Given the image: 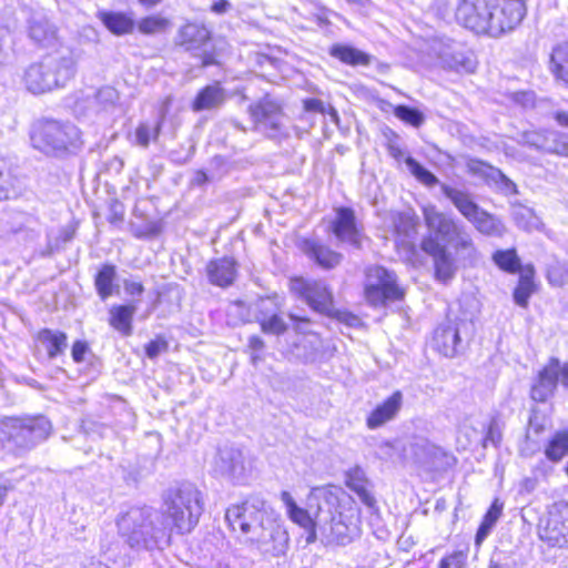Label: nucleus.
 Wrapping results in <instances>:
<instances>
[{
	"label": "nucleus",
	"mask_w": 568,
	"mask_h": 568,
	"mask_svg": "<svg viewBox=\"0 0 568 568\" xmlns=\"http://www.w3.org/2000/svg\"><path fill=\"white\" fill-rule=\"evenodd\" d=\"M165 524L155 526L159 515L146 508H132L118 518L119 534L132 548H153L166 545L170 534L190 532L203 511L200 490L192 484L170 489L164 499Z\"/></svg>",
	"instance_id": "1"
},
{
	"label": "nucleus",
	"mask_w": 568,
	"mask_h": 568,
	"mask_svg": "<svg viewBox=\"0 0 568 568\" xmlns=\"http://www.w3.org/2000/svg\"><path fill=\"white\" fill-rule=\"evenodd\" d=\"M281 500L290 519L306 530L307 544L316 540L317 531L339 544L349 541L358 532L359 510L341 487L312 489L308 509L298 507L288 491L281 493Z\"/></svg>",
	"instance_id": "2"
},
{
	"label": "nucleus",
	"mask_w": 568,
	"mask_h": 568,
	"mask_svg": "<svg viewBox=\"0 0 568 568\" xmlns=\"http://www.w3.org/2000/svg\"><path fill=\"white\" fill-rule=\"evenodd\" d=\"M225 520L237 539L266 558L284 556L290 537L283 525L268 511L265 500L247 498L226 509Z\"/></svg>",
	"instance_id": "3"
},
{
	"label": "nucleus",
	"mask_w": 568,
	"mask_h": 568,
	"mask_svg": "<svg viewBox=\"0 0 568 568\" xmlns=\"http://www.w3.org/2000/svg\"><path fill=\"white\" fill-rule=\"evenodd\" d=\"M75 74L72 54L58 48L41 59L26 65L20 75V85L33 95H40L65 87Z\"/></svg>",
	"instance_id": "4"
},
{
	"label": "nucleus",
	"mask_w": 568,
	"mask_h": 568,
	"mask_svg": "<svg viewBox=\"0 0 568 568\" xmlns=\"http://www.w3.org/2000/svg\"><path fill=\"white\" fill-rule=\"evenodd\" d=\"M50 432L51 423L43 416L6 417L0 420V449H30Z\"/></svg>",
	"instance_id": "5"
},
{
	"label": "nucleus",
	"mask_w": 568,
	"mask_h": 568,
	"mask_svg": "<svg viewBox=\"0 0 568 568\" xmlns=\"http://www.w3.org/2000/svg\"><path fill=\"white\" fill-rule=\"evenodd\" d=\"M30 139L34 149L48 155L69 153L81 145L80 130L69 122L55 120L36 122Z\"/></svg>",
	"instance_id": "6"
},
{
	"label": "nucleus",
	"mask_w": 568,
	"mask_h": 568,
	"mask_svg": "<svg viewBox=\"0 0 568 568\" xmlns=\"http://www.w3.org/2000/svg\"><path fill=\"white\" fill-rule=\"evenodd\" d=\"M290 287L313 311L328 317L344 320L345 314L335 310L333 292L324 281L295 277L291 280Z\"/></svg>",
	"instance_id": "7"
},
{
	"label": "nucleus",
	"mask_w": 568,
	"mask_h": 568,
	"mask_svg": "<svg viewBox=\"0 0 568 568\" xmlns=\"http://www.w3.org/2000/svg\"><path fill=\"white\" fill-rule=\"evenodd\" d=\"M404 295L396 283L394 273L382 266H372L366 273L365 297L374 306L384 305L387 301H396Z\"/></svg>",
	"instance_id": "8"
},
{
	"label": "nucleus",
	"mask_w": 568,
	"mask_h": 568,
	"mask_svg": "<svg viewBox=\"0 0 568 568\" xmlns=\"http://www.w3.org/2000/svg\"><path fill=\"white\" fill-rule=\"evenodd\" d=\"M494 0H462L455 11L457 22L475 33H488Z\"/></svg>",
	"instance_id": "9"
},
{
	"label": "nucleus",
	"mask_w": 568,
	"mask_h": 568,
	"mask_svg": "<svg viewBox=\"0 0 568 568\" xmlns=\"http://www.w3.org/2000/svg\"><path fill=\"white\" fill-rule=\"evenodd\" d=\"M539 537L551 547L568 548V504H554L539 526Z\"/></svg>",
	"instance_id": "10"
},
{
	"label": "nucleus",
	"mask_w": 568,
	"mask_h": 568,
	"mask_svg": "<svg viewBox=\"0 0 568 568\" xmlns=\"http://www.w3.org/2000/svg\"><path fill=\"white\" fill-rule=\"evenodd\" d=\"M430 50L443 68L457 72H473L476 68L473 54L467 52L460 43L450 39H435Z\"/></svg>",
	"instance_id": "11"
},
{
	"label": "nucleus",
	"mask_w": 568,
	"mask_h": 568,
	"mask_svg": "<svg viewBox=\"0 0 568 568\" xmlns=\"http://www.w3.org/2000/svg\"><path fill=\"white\" fill-rule=\"evenodd\" d=\"M525 0H494L491 10V27L489 34L498 37L513 30L523 20L526 13Z\"/></svg>",
	"instance_id": "12"
},
{
	"label": "nucleus",
	"mask_w": 568,
	"mask_h": 568,
	"mask_svg": "<svg viewBox=\"0 0 568 568\" xmlns=\"http://www.w3.org/2000/svg\"><path fill=\"white\" fill-rule=\"evenodd\" d=\"M384 225L392 229L396 236V246L410 252L414 250V240L417 233V219L412 212H389L383 217Z\"/></svg>",
	"instance_id": "13"
},
{
	"label": "nucleus",
	"mask_w": 568,
	"mask_h": 568,
	"mask_svg": "<svg viewBox=\"0 0 568 568\" xmlns=\"http://www.w3.org/2000/svg\"><path fill=\"white\" fill-rule=\"evenodd\" d=\"M251 116L255 122L256 128L274 138L280 133L283 125L284 115L281 111L280 104L265 97L256 104L250 108Z\"/></svg>",
	"instance_id": "14"
},
{
	"label": "nucleus",
	"mask_w": 568,
	"mask_h": 568,
	"mask_svg": "<svg viewBox=\"0 0 568 568\" xmlns=\"http://www.w3.org/2000/svg\"><path fill=\"white\" fill-rule=\"evenodd\" d=\"M420 246L433 257L436 280L442 283L449 282L455 276L457 266L446 246L432 235L424 237Z\"/></svg>",
	"instance_id": "15"
},
{
	"label": "nucleus",
	"mask_w": 568,
	"mask_h": 568,
	"mask_svg": "<svg viewBox=\"0 0 568 568\" xmlns=\"http://www.w3.org/2000/svg\"><path fill=\"white\" fill-rule=\"evenodd\" d=\"M213 468L217 475L241 479L245 473L243 455L234 448L220 449L214 457Z\"/></svg>",
	"instance_id": "16"
},
{
	"label": "nucleus",
	"mask_w": 568,
	"mask_h": 568,
	"mask_svg": "<svg viewBox=\"0 0 568 568\" xmlns=\"http://www.w3.org/2000/svg\"><path fill=\"white\" fill-rule=\"evenodd\" d=\"M423 216L425 224L435 239L447 240L459 225L454 219L437 210L433 204L424 205Z\"/></svg>",
	"instance_id": "17"
},
{
	"label": "nucleus",
	"mask_w": 568,
	"mask_h": 568,
	"mask_svg": "<svg viewBox=\"0 0 568 568\" xmlns=\"http://www.w3.org/2000/svg\"><path fill=\"white\" fill-rule=\"evenodd\" d=\"M333 232L342 242L356 247L361 245L362 234L356 225L354 212L349 209L341 207L336 211Z\"/></svg>",
	"instance_id": "18"
},
{
	"label": "nucleus",
	"mask_w": 568,
	"mask_h": 568,
	"mask_svg": "<svg viewBox=\"0 0 568 568\" xmlns=\"http://www.w3.org/2000/svg\"><path fill=\"white\" fill-rule=\"evenodd\" d=\"M403 405V394L399 390L394 392L383 403L377 405L366 418V426L369 429H376L387 422L394 419Z\"/></svg>",
	"instance_id": "19"
},
{
	"label": "nucleus",
	"mask_w": 568,
	"mask_h": 568,
	"mask_svg": "<svg viewBox=\"0 0 568 568\" xmlns=\"http://www.w3.org/2000/svg\"><path fill=\"white\" fill-rule=\"evenodd\" d=\"M346 486L353 490L361 501L369 509H376V499L372 494V484L367 479L363 468L355 466L347 470Z\"/></svg>",
	"instance_id": "20"
},
{
	"label": "nucleus",
	"mask_w": 568,
	"mask_h": 568,
	"mask_svg": "<svg viewBox=\"0 0 568 568\" xmlns=\"http://www.w3.org/2000/svg\"><path fill=\"white\" fill-rule=\"evenodd\" d=\"M558 381H560L559 361L552 359L539 373L538 383L531 389V397L538 402L546 400L552 394Z\"/></svg>",
	"instance_id": "21"
},
{
	"label": "nucleus",
	"mask_w": 568,
	"mask_h": 568,
	"mask_svg": "<svg viewBox=\"0 0 568 568\" xmlns=\"http://www.w3.org/2000/svg\"><path fill=\"white\" fill-rule=\"evenodd\" d=\"M528 142L542 151L568 156V134L554 131H548L544 134L531 133Z\"/></svg>",
	"instance_id": "22"
},
{
	"label": "nucleus",
	"mask_w": 568,
	"mask_h": 568,
	"mask_svg": "<svg viewBox=\"0 0 568 568\" xmlns=\"http://www.w3.org/2000/svg\"><path fill=\"white\" fill-rule=\"evenodd\" d=\"M210 281L217 286H227L233 283L236 274L235 262L223 257L212 261L207 265Z\"/></svg>",
	"instance_id": "23"
},
{
	"label": "nucleus",
	"mask_w": 568,
	"mask_h": 568,
	"mask_svg": "<svg viewBox=\"0 0 568 568\" xmlns=\"http://www.w3.org/2000/svg\"><path fill=\"white\" fill-rule=\"evenodd\" d=\"M210 39V31L202 24L186 23L178 34V42L186 50H195L204 45Z\"/></svg>",
	"instance_id": "24"
},
{
	"label": "nucleus",
	"mask_w": 568,
	"mask_h": 568,
	"mask_svg": "<svg viewBox=\"0 0 568 568\" xmlns=\"http://www.w3.org/2000/svg\"><path fill=\"white\" fill-rule=\"evenodd\" d=\"M548 70L557 81L568 85V42L558 43L551 49Z\"/></svg>",
	"instance_id": "25"
},
{
	"label": "nucleus",
	"mask_w": 568,
	"mask_h": 568,
	"mask_svg": "<svg viewBox=\"0 0 568 568\" xmlns=\"http://www.w3.org/2000/svg\"><path fill=\"white\" fill-rule=\"evenodd\" d=\"M435 346L439 353L452 357L457 353V346L460 342L459 333L450 323L439 326L434 335Z\"/></svg>",
	"instance_id": "26"
},
{
	"label": "nucleus",
	"mask_w": 568,
	"mask_h": 568,
	"mask_svg": "<svg viewBox=\"0 0 568 568\" xmlns=\"http://www.w3.org/2000/svg\"><path fill=\"white\" fill-rule=\"evenodd\" d=\"M443 193L449 199L456 209L460 212V214L466 217L469 222L474 220L476 215H478L481 210L471 199L470 196L457 189L450 187L448 185L442 186Z\"/></svg>",
	"instance_id": "27"
},
{
	"label": "nucleus",
	"mask_w": 568,
	"mask_h": 568,
	"mask_svg": "<svg viewBox=\"0 0 568 568\" xmlns=\"http://www.w3.org/2000/svg\"><path fill=\"white\" fill-rule=\"evenodd\" d=\"M29 37L44 48H53L58 43L57 29L47 19L32 20L29 27Z\"/></svg>",
	"instance_id": "28"
},
{
	"label": "nucleus",
	"mask_w": 568,
	"mask_h": 568,
	"mask_svg": "<svg viewBox=\"0 0 568 568\" xmlns=\"http://www.w3.org/2000/svg\"><path fill=\"white\" fill-rule=\"evenodd\" d=\"M99 18L105 28L115 36L130 33L134 29V20L123 12L101 11Z\"/></svg>",
	"instance_id": "29"
},
{
	"label": "nucleus",
	"mask_w": 568,
	"mask_h": 568,
	"mask_svg": "<svg viewBox=\"0 0 568 568\" xmlns=\"http://www.w3.org/2000/svg\"><path fill=\"white\" fill-rule=\"evenodd\" d=\"M136 307L134 305H114L110 308L109 324L124 336L132 333V320Z\"/></svg>",
	"instance_id": "30"
},
{
	"label": "nucleus",
	"mask_w": 568,
	"mask_h": 568,
	"mask_svg": "<svg viewBox=\"0 0 568 568\" xmlns=\"http://www.w3.org/2000/svg\"><path fill=\"white\" fill-rule=\"evenodd\" d=\"M225 100L223 89L219 84L207 85L202 89L193 101L192 109L195 112L220 106Z\"/></svg>",
	"instance_id": "31"
},
{
	"label": "nucleus",
	"mask_w": 568,
	"mask_h": 568,
	"mask_svg": "<svg viewBox=\"0 0 568 568\" xmlns=\"http://www.w3.org/2000/svg\"><path fill=\"white\" fill-rule=\"evenodd\" d=\"M329 53L332 57L351 65H367L369 63V55L349 45L334 44L329 49Z\"/></svg>",
	"instance_id": "32"
},
{
	"label": "nucleus",
	"mask_w": 568,
	"mask_h": 568,
	"mask_svg": "<svg viewBox=\"0 0 568 568\" xmlns=\"http://www.w3.org/2000/svg\"><path fill=\"white\" fill-rule=\"evenodd\" d=\"M470 223L478 232L486 235L500 236L505 231L503 223L484 210H480Z\"/></svg>",
	"instance_id": "33"
},
{
	"label": "nucleus",
	"mask_w": 568,
	"mask_h": 568,
	"mask_svg": "<svg viewBox=\"0 0 568 568\" xmlns=\"http://www.w3.org/2000/svg\"><path fill=\"white\" fill-rule=\"evenodd\" d=\"M19 194L18 183L11 174L8 162L0 158V201L10 200Z\"/></svg>",
	"instance_id": "34"
},
{
	"label": "nucleus",
	"mask_w": 568,
	"mask_h": 568,
	"mask_svg": "<svg viewBox=\"0 0 568 568\" xmlns=\"http://www.w3.org/2000/svg\"><path fill=\"white\" fill-rule=\"evenodd\" d=\"M39 341L44 345L51 358L62 353L67 347V335L62 332L43 329L39 333Z\"/></svg>",
	"instance_id": "35"
},
{
	"label": "nucleus",
	"mask_w": 568,
	"mask_h": 568,
	"mask_svg": "<svg viewBox=\"0 0 568 568\" xmlns=\"http://www.w3.org/2000/svg\"><path fill=\"white\" fill-rule=\"evenodd\" d=\"M136 28L142 34H158L170 29L171 21L162 14L156 13L140 19L136 23Z\"/></svg>",
	"instance_id": "36"
},
{
	"label": "nucleus",
	"mask_w": 568,
	"mask_h": 568,
	"mask_svg": "<svg viewBox=\"0 0 568 568\" xmlns=\"http://www.w3.org/2000/svg\"><path fill=\"white\" fill-rule=\"evenodd\" d=\"M447 241L453 243L457 252H464L467 258L475 260L477 257V250L473 240L462 225L456 227V231L452 233Z\"/></svg>",
	"instance_id": "37"
},
{
	"label": "nucleus",
	"mask_w": 568,
	"mask_h": 568,
	"mask_svg": "<svg viewBox=\"0 0 568 568\" xmlns=\"http://www.w3.org/2000/svg\"><path fill=\"white\" fill-rule=\"evenodd\" d=\"M501 511H503V504L498 499H495L493 501L490 508L484 516V519H483V521L478 528V531L476 534V544L477 545L481 544L487 538L490 530L493 529V527L499 519Z\"/></svg>",
	"instance_id": "38"
},
{
	"label": "nucleus",
	"mask_w": 568,
	"mask_h": 568,
	"mask_svg": "<svg viewBox=\"0 0 568 568\" xmlns=\"http://www.w3.org/2000/svg\"><path fill=\"white\" fill-rule=\"evenodd\" d=\"M534 270L532 267H526L519 278V283L515 290L514 298L520 306H526L530 295L534 292Z\"/></svg>",
	"instance_id": "39"
},
{
	"label": "nucleus",
	"mask_w": 568,
	"mask_h": 568,
	"mask_svg": "<svg viewBox=\"0 0 568 568\" xmlns=\"http://www.w3.org/2000/svg\"><path fill=\"white\" fill-rule=\"evenodd\" d=\"M568 454V434L557 433L545 449L546 457L551 462H559Z\"/></svg>",
	"instance_id": "40"
},
{
	"label": "nucleus",
	"mask_w": 568,
	"mask_h": 568,
	"mask_svg": "<svg viewBox=\"0 0 568 568\" xmlns=\"http://www.w3.org/2000/svg\"><path fill=\"white\" fill-rule=\"evenodd\" d=\"M162 123L163 118L156 121L154 125L146 122L140 123L134 133L135 144L146 148L151 141L156 140L160 134Z\"/></svg>",
	"instance_id": "41"
},
{
	"label": "nucleus",
	"mask_w": 568,
	"mask_h": 568,
	"mask_svg": "<svg viewBox=\"0 0 568 568\" xmlns=\"http://www.w3.org/2000/svg\"><path fill=\"white\" fill-rule=\"evenodd\" d=\"M95 101L102 112L114 114L119 111V93L112 87H105L99 90Z\"/></svg>",
	"instance_id": "42"
},
{
	"label": "nucleus",
	"mask_w": 568,
	"mask_h": 568,
	"mask_svg": "<svg viewBox=\"0 0 568 568\" xmlns=\"http://www.w3.org/2000/svg\"><path fill=\"white\" fill-rule=\"evenodd\" d=\"M312 257L317 262L318 265L325 268H332L339 264L341 254L332 251L324 245H313L311 250Z\"/></svg>",
	"instance_id": "43"
},
{
	"label": "nucleus",
	"mask_w": 568,
	"mask_h": 568,
	"mask_svg": "<svg viewBox=\"0 0 568 568\" xmlns=\"http://www.w3.org/2000/svg\"><path fill=\"white\" fill-rule=\"evenodd\" d=\"M115 276V267L105 265L101 268L95 278V287L102 300L112 295V283Z\"/></svg>",
	"instance_id": "44"
},
{
	"label": "nucleus",
	"mask_w": 568,
	"mask_h": 568,
	"mask_svg": "<svg viewBox=\"0 0 568 568\" xmlns=\"http://www.w3.org/2000/svg\"><path fill=\"white\" fill-rule=\"evenodd\" d=\"M468 555V546L455 549L439 560L438 568H467Z\"/></svg>",
	"instance_id": "45"
},
{
	"label": "nucleus",
	"mask_w": 568,
	"mask_h": 568,
	"mask_svg": "<svg viewBox=\"0 0 568 568\" xmlns=\"http://www.w3.org/2000/svg\"><path fill=\"white\" fill-rule=\"evenodd\" d=\"M493 260L501 270L509 273H515L519 267V258L515 250L497 251Z\"/></svg>",
	"instance_id": "46"
},
{
	"label": "nucleus",
	"mask_w": 568,
	"mask_h": 568,
	"mask_svg": "<svg viewBox=\"0 0 568 568\" xmlns=\"http://www.w3.org/2000/svg\"><path fill=\"white\" fill-rule=\"evenodd\" d=\"M406 166L409 172L422 183L426 185H435L438 180L437 178L430 173L428 170L423 168L417 161L413 158L407 156L405 160Z\"/></svg>",
	"instance_id": "47"
},
{
	"label": "nucleus",
	"mask_w": 568,
	"mask_h": 568,
	"mask_svg": "<svg viewBox=\"0 0 568 568\" xmlns=\"http://www.w3.org/2000/svg\"><path fill=\"white\" fill-rule=\"evenodd\" d=\"M394 114L402 121L418 128L424 122V115L416 109L406 105H398L394 110Z\"/></svg>",
	"instance_id": "48"
},
{
	"label": "nucleus",
	"mask_w": 568,
	"mask_h": 568,
	"mask_svg": "<svg viewBox=\"0 0 568 568\" xmlns=\"http://www.w3.org/2000/svg\"><path fill=\"white\" fill-rule=\"evenodd\" d=\"M304 109L307 112H318L322 114L328 113L334 122H336L338 119L336 110L332 106L326 108L325 104L318 99L304 100Z\"/></svg>",
	"instance_id": "49"
},
{
	"label": "nucleus",
	"mask_w": 568,
	"mask_h": 568,
	"mask_svg": "<svg viewBox=\"0 0 568 568\" xmlns=\"http://www.w3.org/2000/svg\"><path fill=\"white\" fill-rule=\"evenodd\" d=\"M468 169L475 174H479L486 178L496 179L501 176V172L481 161L471 160L468 162Z\"/></svg>",
	"instance_id": "50"
},
{
	"label": "nucleus",
	"mask_w": 568,
	"mask_h": 568,
	"mask_svg": "<svg viewBox=\"0 0 568 568\" xmlns=\"http://www.w3.org/2000/svg\"><path fill=\"white\" fill-rule=\"evenodd\" d=\"M261 326L263 332L276 335L286 331L285 322L277 315H273L270 318L262 321Z\"/></svg>",
	"instance_id": "51"
},
{
	"label": "nucleus",
	"mask_w": 568,
	"mask_h": 568,
	"mask_svg": "<svg viewBox=\"0 0 568 568\" xmlns=\"http://www.w3.org/2000/svg\"><path fill=\"white\" fill-rule=\"evenodd\" d=\"M427 450V444H409V446L405 448L404 458L412 459L414 463H422L425 459Z\"/></svg>",
	"instance_id": "52"
},
{
	"label": "nucleus",
	"mask_w": 568,
	"mask_h": 568,
	"mask_svg": "<svg viewBox=\"0 0 568 568\" xmlns=\"http://www.w3.org/2000/svg\"><path fill=\"white\" fill-rule=\"evenodd\" d=\"M166 348V343L162 339H155V341H151L146 347H145V351H146V355L150 357V358H154L156 357L159 354H161L164 349Z\"/></svg>",
	"instance_id": "53"
},
{
	"label": "nucleus",
	"mask_w": 568,
	"mask_h": 568,
	"mask_svg": "<svg viewBox=\"0 0 568 568\" xmlns=\"http://www.w3.org/2000/svg\"><path fill=\"white\" fill-rule=\"evenodd\" d=\"M89 347L88 344L82 341H77L72 346V358L75 363H81L84 359Z\"/></svg>",
	"instance_id": "54"
},
{
	"label": "nucleus",
	"mask_w": 568,
	"mask_h": 568,
	"mask_svg": "<svg viewBox=\"0 0 568 568\" xmlns=\"http://www.w3.org/2000/svg\"><path fill=\"white\" fill-rule=\"evenodd\" d=\"M123 285L125 293L131 296L141 295L144 291L143 285L140 282L126 280Z\"/></svg>",
	"instance_id": "55"
},
{
	"label": "nucleus",
	"mask_w": 568,
	"mask_h": 568,
	"mask_svg": "<svg viewBox=\"0 0 568 568\" xmlns=\"http://www.w3.org/2000/svg\"><path fill=\"white\" fill-rule=\"evenodd\" d=\"M231 2L229 0H217L211 6V11L215 14H223L231 9Z\"/></svg>",
	"instance_id": "56"
},
{
	"label": "nucleus",
	"mask_w": 568,
	"mask_h": 568,
	"mask_svg": "<svg viewBox=\"0 0 568 568\" xmlns=\"http://www.w3.org/2000/svg\"><path fill=\"white\" fill-rule=\"evenodd\" d=\"M10 490V486L8 480L0 477V508L4 504L8 491Z\"/></svg>",
	"instance_id": "57"
},
{
	"label": "nucleus",
	"mask_w": 568,
	"mask_h": 568,
	"mask_svg": "<svg viewBox=\"0 0 568 568\" xmlns=\"http://www.w3.org/2000/svg\"><path fill=\"white\" fill-rule=\"evenodd\" d=\"M559 375L561 384L568 387V363L559 364Z\"/></svg>",
	"instance_id": "58"
},
{
	"label": "nucleus",
	"mask_w": 568,
	"mask_h": 568,
	"mask_svg": "<svg viewBox=\"0 0 568 568\" xmlns=\"http://www.w3.org/2000/svg\"><path fill=\"white\" fill-rule=\"evenodd\" d=\"M346 1L357 6L358 9L363 10L364 12H368V9L371 8L369 0H346Z\"/></svg>",
	"instance_id": "59"
},
{
	"label": "nucleus",
	"mask_w": 568,
	"mask_h": 568,
	"mask_svg": "<svg viewBox=\"0 0 568 568\" xmlns=\"http://www.w3.org/2000/svg\"><path fill=\"white\" fill-rule=\"evenodd\" d=\"M556 120L558 121V123L560 125L568 126V110L567 111L557 112Z\"/></svg>",
	"instance_id": "60"
},
{
	"label": "nucleus",
	"mask_w": 568,
	"mask_h": 568,
	"mask_svg": "<svg viewBox=\"0 0 568 568\" xmlns=\"http://www.w3.org/2000/svg\"><path fill=\"white\" fill-rule=\"evenodd\" d=\"M84 568H110L109 565L97 560V559H90L89 562L84 566Z\"/></svg>",
	"instance_id": "61"
},
{
	"label": "nucleus",
	"mask_w": 568,
	"mask_h": 568,
	"mask_svg": "<svg viewBox=\"0 0 568 568\" xmlns=\"http://www.w3.org/2000/svg\"><path fill=\"white\" fill-rule=\"evenodd\" d=\"M460 433H465V435L468 437V442L476 439L480 432H477L476 429H471V432L467 430V427L464 426L460 429Z\"/></svg>",
	"instance_id": "62"
},
{
	"label": "nucleus",
	"mask_w": 568,
	"mask_h": 568,
	"mask_svg": "<svg viewBox=\"0 0 568 568\" xmlns=\"http://www.w3.org/2000/svg\"><path fill=\"white\" fill-rule=\"evenodd\" d=\"M250 345L255 349H261L263 347V342L258 337H251Z\"/></svg>",
	"instance_id": "63"
},
{
	"label": "nucleus",
	"mask_w": 568,
	"mask_h": 568,
	"mask_svg": "<svg viewBox=\"0 0 568 568\" xmlns=\"http://www.w3.org/2000/svg\"><path fill=\"white\" fill-rule=\"evenodd\" d=\"M160 1L161 0H139V2L146 8H152L156 6Z\"/></svg>",
	"instance_id": "64"
}]
</instances>
